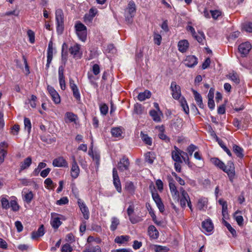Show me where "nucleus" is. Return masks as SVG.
Wrapping results in <instances>:
<instances>
[{
  "label": "nucleus",
  "instance_id": "nucleus-1",
  "mask_svg": "<svg viewBox=\"0 0 252 252\" xmlns=\"http://www.w3.org/2000/svg\"><path fill=\"white\" fill-rule=\"evenodd\" d=\"M136 12V6L135 2L133 0H130L128 4L127 8L125 10V16L126 20L128 23H131L133 20Z\"/></svg>",
  "mask_w": 252,
  "mask_h": 252
},
{
  "label": "nucleus",
  "instance_id": "nucleus-2",
  "mask_svg": "<svg viewBox=\"0 0 252 252\" xmlns=\"http://www.w3.org/2000/svg\"><path fill=\"white\" fill-rule=\"evenodd\" d=\"M75 29L79 38L85 42L87 39V34L86 27L80 22L78 21L75 25Z\"/></svg>",
  "mask_w": 252,
  "mask_h": 252
},
{
  "label": "nucleus",
  "instance_id": "nucleus-3",
  "mask_svg": "<svg viewBox=\"0 0 252 252\" xmlns=\"http://www.w3.org/2000/svg\"><path fill=\"white\" fill-rule=\"evenodd\" d=\"M56 21L57 23V31L61 33L63 31L64 28V17L63 10L58 9L56 11Z\"/></svg>",
  "mask_w": 252,
  "mask_h": 252
},
{
  "label": "nucleus",
  "instance_id": "nucleus-4",
  "mask_svg": "<svg viewBox=\"0 0 252 252\" xmlns=\"http://www.w3.org/2000/svg\"><path fill=\"white\" fill-rule=\"evenodd\" d=\"M221 170L227 174L230 180L232 181L235 175V168L233 163L229 161L226 165H225L221 161Z\"/></svg>",
  "mask_w": 252,
  "mask_h": 252
},
{
  "label": "nucleus",
  "instance_id": "nucleus-5",
  "mask_svg": "<svg viewBox=\"0 0 252 252\" xmlns=\"http://www.w3.org/2000/svg\"><path fill=\"white\" fill-rule=\"evenodd\" d=\"M174 150L172 152V158L175 162H183L182 156H188L187 153L180 150L176 146L174 147Z\"/></svg>",
  "mask_w": 252,
  "mask_h": 252
},
{
  "label": "nucleus",
  "instance_id": "nucleus-6",
  "mask_svg": "<svg viewBox=\"0 0 252 252\" xmlns=\"http://www.w3.org/2000/svg\"><path fill=\"white\" fill-rule=\"evenodd\" d=\"M113 182L117 191L121 193L122 192L121 184L117 170L115 167L113 169Z\"/></svg>",
  "mask_w": 252,
  "mask_h": 252
},
{
  "label": "nucleus",
  "instance_id": "nucleus-7",
  "mask_svg": "<svg viewBox=\"0 0 252 252\" xmlns=\"http://www.w3.org/2000/svg\"><path fill=\"white\" fill-rule=\"evenodd\" d=\"M170 89L172 92V97L175 99H179L181 96L180 87L174 81L171 82Z\"/></svg>",
  "mask_w": 252,
  "mask_h": 252
},
{
  "label": "nucleus",
  "instance_id": "nucleus-8",
  "mask_svg": "<svg viewBox=\"0 0 252 252\" xmlns=\"http://www.w3.org/2000/svg\"><path fill=\"white\" fill-rule=\"evenodd\" d=\"M129 164L128 158L124 156L118 162V169L121 172L128 170Z\"/></svg>",
  "mask_w": 252,
  "mask_h": 252
},
{
  "label": "nucleus",
  "instance_id": "nucleus-9",
  "mask_svg": "<svg viewBox=\"0 0 252 252\" xmlns=\"http://www.w3.org/2000/svg\"><path fill=\"white\" fill-rule=\"evenodd\" d=\"M70 54L73 56V58L79 59L82 57V53L80 52V45L75 44L69 48Z\"/></svg>",
  "mask_w": 252,
  "mask_h": 252
},
{
  "label": "nucleus",
  "instance_id": "nucleus-10",
  "mask_svg": "<svg viewBox=\"0 0 252 252\" xmlns=\"http://www.w3.org/2000/svg\"><path fill=\"white\" fill-rule=\"evenodd\" d=\"M77 203L80 209L83 214L84 218L86 220H88L90 216L89 211L85 202L79 198L77 200Z\"/></svg>",
  "mask_w": 252,
  "mask_h": 252
},
{
  "label": "nucleus",
  "instance_id": "nucleus-11",
  "mask_svg": "<svg viewBox=\"0 0 252 252\" xmlns=\"http://www.w3.org/2000/svg\"><path fill=\"white\" fill-rule=\"evenodd\" d=\"M80 169L75 160V157H72V163L71 168L70 174L71 177L75 179H76L79 175Z\"/></svg>",
  "mask_w": 252,
  "mask_h": 252
},
{
  "label": "nucleus",
  "instance_id": "nucleus-12",
  "mask_svg": "<svg viewBox=\"0 0 252 252\" xmlns=\"http://www.w3.org/2000/svg\"><path fill=\"white\" fill-rule=\"evenodd\" d=\"M47 90L55 103H60L61 102L60 96L54 88L52 86H48Z\"/></svg>",
  "mask_w": 252,
  "mask_h": 252
},
{
  "label": "nucleus",
  "instance_id": "nucleus-13",
  "mask_svg": "<svg viewBox=\"0 0 252 252\" xmlns=\"http://www.w3.org/2000/svg\"><path fill=\"white\" fill-rule=\"evenodd\" d=\"M198 63L197 58L193 55L188 56L184 61V64L189 67H193Z\"/></svg>",
  "mask_w": 252,
  "mask_h": 252
},
{
  "label": "nucleus",
  "instance_id": "nucleus-14",
  "mask_svg": "<svg viewBox=\"0 0 252 252\" xmlns=\"http://www.w3.org/2000/svg\"><path fill=\"white\" fill-rule=\"evenodd\" d=\"M64 68L63 66H60L59 67L58 74L59 80L61 89L62 90H65L66 89L65 78L63 75Z\"/></svg>",
  "mask_w": 252,
  "mask_h": 252
},
{
  "label": "nucleus",
  "instance_id": "nucleus-15",
  "mask_svg": "<svg viewBox=\"0 0 252 252\" xmlns=\"http://www.w3.org/2000/svg\"><path fill=\"white\" fill-rule=\"evenodd\" d=\"M251 48L252 46L250 43L249 42H246L241 44L239 46L238 50L242 55L245 56L249 53Z\"/></svg>",
  "mask_w": 252,
  "mask_h": 252
},
{
  "label": "nucleus",
  "instance_id": "nucleus-16",
  "mask_svg": "<svg viewBox=\"0 0 252 252\" xmlns=\"http://www.w3.org/2000/svg\"><path fill=\"white\" fill-rule=\"evenodd\" d=\"M169 187L170 190L173 198L175 199H179V191L177 190V188L173 179H171L169 183Z\"/></svg>",
  "mask_w": 252,
  "mask_h": 252
},
{
  "label": "nucleus",
  "instance_id": "nucleus-17",
  "mask_svg": "<svg viewBox=\"0 0 252 252\" xmlns=\"http://www.w3.org/2000/svg\"><path fill=\"white\" fill-rule=\"evenodd\" d=\"M53 165L54 167H66L68 166V163L63 157H60L53 160Z\"/></svg>",
  "mask_w": 252,
  "mask_h": 252
},
{
  "label": "nucleus",
  "instance_id": "nucleus-18",
  "mask_svg": "<svg viewBox=\"0 0 252 252\" xmlns=\"http://www.w3.org/2000/svg\"><path fill=\"white\" fill-rule=\"evenodd\" d=\"M202 227L203 231L210 232L213 230L214 226L211 220L207 219L202 222Z\"/></svg>",
  "mask_w": 252,
  "mask_h": 252
},
{
  "label": "nucleus",
  "instance_id": "nucleus-19",
  "mask_svg": "<svg viewBox=\"0 0 252 252\" xmlns=\"http://www.w3.org/2000/svg\"><path fill=\"white\" fill-rule=\"evenodd\" d=\"M215 89L211 88L208 94V105L210 109H213L215 107V102L213 100L214 96Z\"/></svg>",
  "mask_w": 252,
  "mask_h": 252
},
{
  "label": "nucleus",
  "instance_id": "nucleus-20",
  "mask_svg": "<svg viewBox=\"0 0 252 252\" xmlns=\"http://www.w3.org/2000/svg\"><path fill=\"white\" fill-rule=\"evenodd\" d=\"M148 233L150 237L153 239H157L159 236V233L154 225H151L148 227Z\"/></svg>",
  "mask_w": 252,
  "mask_h": 252
},
{
  "label": "nucleus",
  "instance_id": "nucleus-21",
  "mask_svg": "<svg viewBox=\"0 0 252 252\" xmlns=\"http://www.w3.org/2000/svg\"><path fill=\"white\" fill-rule=\"evenodd\" d=\"M189 47V43L187 40H182L179 41L178 43V50L182 53H185L187 51Z\"/></svg>",
  "mask_w": 252,
  "mask_h": 252
},
{
  "label": "nucleus",
  "instance_id": "nucleus-22",
  "mask_svg": "<svg viewBox=\"0 0 252 252\" xmlns=\"http://www.w3.org/2000/svg\"><path fill=\"white\" fill-rule=\"evenodd\" d=\"M44 229L43 224L41 225L38 228L37 231H33L32 233V239H36L39 237L42 236L44 234Z\"/></svg>",
  "mask_w": 252,
  "mask_h": 252
},
{
  "label": "nucleus",
  "instance_id": "nucleus-23",
  "mask_svg": "<svg viewBox=\"0 0 252 252\" xmlns=\"http://www.w3.org/2000/svg\"><path fill=\"white\" fill-rule=\"evenodd\" d=\"M32 162V159L31 157H28L26 158L24 161L20 163V171L28 168L31 165Z\"/></svg>",
  "mask_w": 252,
  "mask_h": 252
},
{
  "label": "nucleus",
  "instance_id": "nucleus-24",
  "mask_svg": "<svg viewBox=\"0 0 252 252\" xmlns=\"http://www.w3.org/2000/svg\"><path fill=\"white\" fill-rule=\"evenodd\" d=\"M227 77L234 82L235 84H238L240 83V78L238 74L235 71H233L229 72L227 75Z\"/></svg>",
  "mask_w": 252,
  "mask_h": 252
},
{
  "label": "nucleus",
  "instance_id": "nucleus-25",
  "mask_svg": "<svg viewBox=\"0 0 252 252\" xmlns=\"http://www.w3.org/2000/svg\"><path fill=\"white\" fill-rule=\"evenodd\" d=\"M193 94L195 100L196 101L198 106L200 108H203L204 104L202 101V98L200 94H199L197 91L195 90L193 91Z\"/></svg>",
  "mask_w": 252,
  "mask_h": 252
},
{
  "label": "nucleus",
  "instance_id": "nucleus-26",
  "mask_svg": "<svg viewBox=\"0 0 252 252\" xmlns=\"http://www.w3.org/2000/svg\"><path fill=\"white\" fill-rule=\"evenodd\" d=\"M82 252H101V250L98 245L93 246L92 245H89L86 246Z\"/></svg>",
  "mask_w": 252,
  "mask_h": 252
},
{
  "label": "nucleus",
  "instance_id": "nucleus-27",
  "mask_svg": "<svg viewBox=\"0 0 252 252\" xmlns=\"http://www.w3.org/2000/svg\"><path fill=\"white\" fill-rule=\"evenodd\" d=\"M190 200L189 196L187 192H183L182 195H181V198L180 199V205L182 208H185L186 207V203Z\"/></svg>",
  "mask_w": 252,
  "mask_h": 252
},
{
  "label": "nucleus",
  "instance_id": "nucleus-28",
  "mask_svg": "<svg viewBox=\"0 0 252 252\" xmlns=\"http://www.w3.org/2000/svg\"><path fill=\"white\" fill-rule=\"evenodd\" d=\"M193 36L200 44L204 45L205 43V36L202 32H198L195 34V35H193Z\"/></svg>",
  "mask_w": 252,
  "mask_h": 252
},
{
  "label": "nucleus",
  "instance_id": "nucleus-29",
  "mask_svg": "<svg viewBox=\"0 0 252 252\" xmlns=\"http://www.w3.org/2000/svg\"><path fill=\"white\" fill-rule=\"evenodd\" d=\"M151 96V92L148 90H145L144 92L139 94L137 98L139 101H142L147 98H149Z\"/></svg>",
  "mask_w": 252,
  "mask_h": 252
},
{
  "label": "nucleus",
  "instance_id": "nucleus-30",
  "mask_svg": "<svg viewBox=\"0 0 252 252\" xmlns=\"http://www.w3.org/2000/svg\"><path fill=\"white\" fill-rule=\"evenodd\" d=\"M61 218L58 217H52L51 220V224L54 229H58L62 224Z\"/></svg>",
  "mask_w": 252,
  "mask_h": 252
},
{
  "label": "nucleus",
  "instance_id": "nucleus-31",
  "mask_svg": "<svg viewBox=\"0 0 252 252\" xmlns=\"http://www.w3.org/2000/svg\"><path fill=\"white\" fill-rule=\"evenodd\" d=\"M130 237L128 235H121L117 236L115 239V242L117 244H122L129 241Z\"/></svg>",
  "mask_w": 252,
  "mask_h": 252
},
{
  "label": "nucleus",
  "instance_id": "nucleus-32",
  "mask_svg": "<svg viewBox=\"0 0 252 252\" xmlns=\"http://www.w3.org/2000/svg\"><path fill=\"white\" fill-rule=\"evenodd\" d=\"M111 222L110 228L111 231H114L116 230L117 226L119 225L120 220L117 218L114 217L111 218Z\"/></svg>",
  "mask_w": 252,
  "mask_h": 252
},
{
  "label": "nucleus",
  "instance_id": "nucleus-33",
  "mask_svg": "<svg viewBox=\"0 0 252 252\" xmlns=\"http://www.w3.org/2000/svg\"><path fill=\"white\" fill-rule=\"evenodd\" d=\"M140 136L143 141L147 145H152V140L147 134H145L143 131L140 132Z\"/></svg>",
  "mask_w": 252,
  "mask_h": 252
},
{
  "label": "nucleus",
  "instance_id": "nucleus-34",
  "mask_svg": "<svg viewBox=\"0 0 252 252\" xmlns=\"http://www.w3.org/2000/svg\"><path fill=\"white\" fill-rule=\"evenodd\" d=\"M150 115L152 117V119L155 122H159L161 121L160 116L161 115L159 113H158V111L152 110L150 111Z\"/></svg>",
  "mask_w": 252,
  "mask_h": 252
},
{
  "label": "nucleus",
  "instance_id": "nucleus-35",
  "mask_svg": "<svg viewBox=\"0 0 252 252\" xmlns=\"http://www.w3.org/2000/svg\"><path fill=\"white\" fill-rule=\"evenodd\" d=\"M224 225L226 227L227 229L228 230V231L231 233L232 234V237L235 238L237 237V232L234 228H233L231 225L227 222L226 220H223L222 221Z\"/></svg>",
  "mask_w": 252,
  "mask_h": 252
},
{
  "label": "nucleus",
  "instance_id": "nucleus-36",
  "mask_svg": "<svg viewBox=\"0 0 252 252\" xmlns=\"http://www.w3.org/2000/svg\"><path fill=\"white\" fill-rule=\"evenodd\" d=\"M242 29L243 31L250 33H252V22H246L242 24Z\"/></svg>",
  "mask_w": 252,
  "mask_h": 252
},
{
  "label": "nucleus",
  "instance_id": "nucleus-37",
  "mask_svg": "<svg viewBox=\"0 0 252 252\" xmlns=\"http://www.w3.org/2000/svg\"><path fill=\"white\" fill-rule=\"evenodd\" d=\"M152 249L155 252H167L169 251V249L166 247L156 245H153Z\"/></svg>",
  "mask_w": 252,
  "mask_h": 252
},
{
  "label": "nucleus",
  "instance_id": "nucleus-38",
  "mask_svg": "<svg viewBox=\"0 0 252 252\" xmlns=\"http://www.w3.org/2000/svg\"><path fill=\"white\" fill-rule=\"evenodd\" d=\"M125 189L130 194H133L135 191V186L132 182H127L126 183Z\"/></svg>",
  "mask_w": 252,
  "mask_h": 252
},
{
  "label": "nucleus",
  "instance_id": "nucleus-39",
  "mask_svg": "<svg viewBox=\"0 0 252 252\" xmlns=\"http://www.w3.org/2000/svg\"><path fill=\"white\" fill-rule=\"evenodd\" d=\"M112 135L115 137H120L122 136V130L120 127H113L111 131Z\"/></svg>",
  "mask_w": 252,
  "mask_h": 252
},
{
  "label": "nucleus",
  "instance_id": "nucleus-40",
  "mask_svg": "<svg viewBox=\"0 0 252 252\" xmlns=\"http://www.w3.org/2000/svg\"><path fill=\"white\" fill-rule=\"evenodd\" d=\"M221 214L223 217L226 219L228 216L227 212V205L225 201L221 200Z\"/></svg>",
  "mask_w": 252,
  "mask_h": 252
},
{
  "label": "nucleus",
  "instance_id": "nucleus-41",
  "mask_svg": "<svg viewBox=\"0 0 252 252\" xmlns=\"http://www.w3.org/2000/svg\"><path fill=\"white\" fill-rule=\"evenodd\" d=\"M233 151L238 157L240 158H243V149L240 146L236 145H234L233 147Z\"/></svg>",
  "mask_w": 252,
  "mask_h": 252
},
{
  "label": "nucleus",
  "instance_id": "nucleus-42",
  "mask_svg": "<svg viewBox=\"0 0 252 252\" xmlns=\"http://www.w3.org/2000/svg\"><path fill=\"white\" fill-rule=\"evenodd\" d=\"M66 119L68 120V122H75L77 119V116L72 112H66L65 115ZM67 123V121H66Z\"/></svg>",
  "mask_w": 252,
  "mask_h": 252
},
{
  "label": "nucleus",
  "instance_id": "nucleus-43",
  "mask_svg": "<svg viewBox=\"0 0 252 252\" xmlns=\"http://www.w3.org/2000/svg\"><path fill=\"white\" fill-rule=\"evenodd\" d=\"M33 198V193L32 191L26 193L25 192L23 199L27 203H30Z\"/></svg>",
  "mask_w": 252,
  "mask_h": 252
},
{
  "label": "nucleus",
  "instance_id": "nucleus-44",
  "mask_svg": "<svg viewBox=\"0 0 252 252\" xmlns=\"http://www.w3.org/2000/svg\"><path fill=\"white\" fill-rule=\"evenodd\" d=\"M10 207H11V210L14 212H17L19 210L20 206L18 205L15 197H14V199L10 201Z\"/></svg>",
  "mask_w": 252,
  "mask_h": 252
},
{
  "label": "nucleus",
  "instance_id": "nucleus-45",
  "mask_svg": "<svg viewBox=\"0 0 252 252\" xmlns=\"http://www.w3.org/2000/svg\"><path fill=\"white\" fill-rule=\"evenodd\" d=\"M146 207L149 211V214H150L151 217L152 218L154 222L157 224H159L160 222H158L156 220V216L154 214L152 207H151L149 203H146Z\"/></svg>",
  "mask_w": 252,
  "mask_h": 252
},
{
  "label": "nucleus",
  "instance_id": "nucleus-46",
  "mask_svg": "<svg viewBox=\"0 0 252 252\" xmlns=\"http://www.w3.org/2000/svg\"><path fill=\"white\" fill-rule=\"evenodd\" d=\"M24 122L25 130H27L28 132L30 133L32 128V124L30 120L28 118H25Z\"/></svg>",
  "mask_w": 252,
  "mask_h": 252
},
{
  "label": "nucleus",
  "instance_id": "nucleus-47",
  "mask_svg": "<svg viewBox=\"0 0 252 252\" xmlns=\"http://www.w3.org/2000/svg\"><path fill=\"white\" fill-rule=\"evenodd\" d=\"M144 107L140 104L136 103L134 105V112L138 115H141L144 113Z\"/></svg>",
  "mask_w": 252,
  "mask_h": 252
},
{
  "label": "nucleus",
  "instance_id": "nucleus-48",
  "mask_svg": "<svg viewBox=\"0 0 252 252\" xmlns=\"http://www.w3.org/2000/svg\"><path fill=\"white\" fill-rule=\"evenodd\" d=\"M129 220L132 224L137 223L142 220V219L140 217L135 215H133L129 218Z\"/></svg>",
  "mask_w": 252,
  "mask_h": 252
},
{
  "label": "nucleus",
  "instance_id": "nucleus-49",
  "mask_svg": "<svg viewBox=\"0 0 252 252\" xmlns=\"http://www.w3.org/2000/svg\"><path fill=\"white\" fill-rule=\"evenodd\" d=\"M206 203L207 201L205 198L199 199L197 204V208L200 210L203 209L204 207L206 205Z\"/></svg>",
  "mask_w": 252,
  "mask_h": 252
},
{
  "label": "nucleus",
  "instance_id": "nucleus-50",
  "mask_svg": "<svg viewBox=\"0 0 252 252\" xmlns=\"http://www.w3.org/2000/svg\"><path fill=\"white\" fill-rule=\"evenodd\" d=\"M1 207L3 209H8L10 207V202L5 197L1 199Z\"/></svg>",
  "mask_w": 252,
  "mask_h": 252
},
{
  "label": "nucleus",
  "instance_id": "nucleus-51",
  "mask_svg": "<svg viewBox=\"0 0 252 252\" xmlns=\"http://www.w3.org/2000/svg\"><path fill=\"white\" fill-rule=\"evenodd\" d=\"M47 58L53 59V43L51 41L48 44Z\"/></svg>",
  "mask_w": 252,
  "mask_h": 252
},
{
  "label": "nucleus",
  "instance_id": "nucleus-52",
  "mask_svg": "<svg viewBox=\"0 0 252 252\" xmlns=\"http://www.w3.org/2000/svg\"><path fill=\"white\" fill-rule=\"evenodd\" d=\"M93 160L95 162L96 166L98 168L100 164V155L97 153H93L92 155Z\"/></svg>",
  "mask_w": 252,
  "mask_h": 252
},
{
  "label": "nucleus",
  "instance_id": "nucleus-53",
  "mask_svg": "<svg viewBox=\"0 0 252 252\" xmlns=\"http://www.w3.org/2000/svg\"><path fill=\"white\" fill-rule=\"evenodd\" d=\"M27 34L29 38V41L31 43H33L35 42V34L34 32L31 30H29L27 32Z\"/></svg>",
  "mask_w": 252,
  "mask_h": 252
},
{
  "label": "nucleus",
  "instance_id": "nucleus-54",
  "mask_svg": "<svg viewBox=\"0 0 252 252\" xmlns=\"http://www.w3.org/2000/svg\"><path fill=\"white\" fill-rule=\"evenodd\" d=\"M73 250L72 247L69 244H65L62 247L61 252H71Z\"/></svg>",
  "mask_w": 252,
  "mask_h": 252
},
{
  "label": "nucleus",
  "instance_id": "nucleus-55",
  "mask_svg": "<svg viewBox=\"0 0 252 252\" xmlns=\"http://www.w3.org/2000/svg\"><path fill=\"white\" fill-rule=\"evenodd\" d=\"M162 37L161 36L157 33L155 32L154 34V43L158 45H159L161 43Z\"/></svg>",
  "mask_w": 252,
  "mask_h": 252
},
{
  "label": "nucleus",
  "instance_id": "nucleus-56",
  "mask_svg": "<svg viewBox=\"0 0 252 252\" xmlns=\"http://www.w3.org/2000/svg\"><path fill=\"white\" fill-rule=\"evenodd\" d=\"M153 153L151 152H148L145 155V159L147 162L149 163L152 164L154 162V157Z\"/></svg>",
  "mask_w": 252,
  "mask_h": 252
},
{
  "label": "nucleus",
  "instance_id": "nucleus-57",
  "mask_svg": "<svg viewBox=\"0 0 252 252\" xmlns=\"http://www.w3.org/2000/svg\"><path fill=\"white\" fill-rule=\"evenodd\" d=\"M108 111V107L106 104H103L100 106V111L102 115H106Z\"/></svg>",
  "mask_w": 252,
  "mask_h": 252
},
{
  "label": "nucleus",
  "instance_id": "nucleus-58",
  "mask_svg": "<svg viewBox=\"0 0 252 252\" xmlns=\"http://www.w3.org/2000/svg\"><path fill=\"white\" fill-rule=\"evenodd\" d=\"M44 184L46 185L48 187H51L52 186V189H54L57 185L56 184H54L52 180L49 178L45 179V180L44 181Z\"/></svg>",
  "mask_w": 252,
  "mask_h": 252
},
{
  "label": "nucleus",
  "instance_id": "nucleus-59",
  "mask_svg": "<svg viewBox=\"0 0 252 252\" xmlns=\"http://www.w3.org/2000/svg\"><path fill=\"white\" fill-rule=\"evenodd\" d=\"M68 203V199L67 197H62L60 200H57V204L59 205H65Z\"/></svg>",
  "mask_w": 252,
  "mask_h": 252
},
{
  "label": "nucleus",
  "instance_id": "nucleus-60",
  "mask_svg": "<svg viewBox=\"0 0 252 252\" xmlns=\"http://www.w3.org/2000/svg\"><path fill=\"white\" fill-rule=\"evenodd\" d=\"M73 96L77 101H80L81 99L80 94L78 88L72 90Z\"/></svg>",
  "mask_w": 252,
  "mask_h": 252
},
{
  "label": "nucleus",
  "instance_id": "nucleus-61",
  "mask_svg": "<svg viewBox=\"0 0 252 252\" xmlns=\"http://www.w3.org/2000/svg\"><path fill=\"white\" fill-rule=\"evenodd\" d=\"M240 33V32L238 31L233 32L227 37V38L228 40H234L239 36Z\"/></svg>",
  "mask_w": 252,
  "mask_h": 252
},
{
  "label": "nucleus",
  "instance_id": "nucleus-62",
  "mask_svg": "<svg viewBox=\"0 0 252 252\" xmlns=\"http://www.w3.org/2000/svg\"><path fill=\"white\" fill-rule=\"evenodd\" d=\"M92 71L94 75H97L100 73V67L98 64H94L92 67Z\"/></svg>",
  "mask_w": 252,
  "mask_h": 252
},
{
  "label": "nucleus",
  "instance_id": "nucleus-63",
  "mask_svg": "<svg viewBox=\"0 0 252 252\" xmlns=\"http://www.w3.org/2000/svg\"><path fill=\"white\" fill-rule=\"evenodd\" d=\"M211 162L215 166H218L220 168V160L216 158H210Z\"/></svg>",
  "mask_w": 252,
  "mask_h": 252
},
{
  "label": "nucleus",
  "instance_id": "nucleus-64",
  "mask_svg": "<svg viewBox=\"0 0 252 252\" xmlns=\"http://www.w3.org/2000/svg\"><path fill=\"white\" fill-rule=\"evenodd\" d=\"M197 149V147L193 144L190 145L187 148V151L189 156H192L193 152Z\"/></svg>",
  "mask_w": 252,
  "mask_h": 252
}]
</instances>
